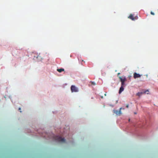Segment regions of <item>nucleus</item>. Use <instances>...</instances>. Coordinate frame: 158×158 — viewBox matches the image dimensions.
<instances>
[{"instance_id":"9","label":"nucleus","mask_w":158,"mask_h":158,"mask_svg":"<svg viewBox=\"0 0 158 158\" xmlns=\"http://www.w3.org/2000/svg\"><path fill=\"white\" fill-rule=\"evenodd\" d=\"M143 94V92H138L137 93L136 95L139 96H140Z\"/></svg>"},{"instance_id":"11","label":"nucleus","mask_w":158,"mask_h":158,"mask_svg":"<svg viewBox=\"0 0 158 158\" xmlns=\"http://www.w3.org/2000/svg\"><path fill=\"white\" fill-rule=\"evenodd\" d=\"M124 84H125V82H121V86H123L124 87Z\"/></svg>"},{"instance_id":"20","label":"nucleus","mask_w":158,"mask_h":158,"mask_svg":"<svg viewBox=\"0 0 158 158\" xmlns=\"http://www.w3.org/2000/svg\"><path fill=\"white\" fill-rule=\"evenodd\" d=\"M130 119H129V121H130Z\"/></svg>"},{"instance_id":"10","label":"nucleus","mask_w":158,"mask_h":158,"mask_svg":"<svg viewBox=\"0 0 158 158\" xmlns=\"http://www.w3.org/2000/svg\"><path fill=\"white\" fill-rule=\"evenodd\" d=\"M143 92V94H148L149 91L148 90H145V91H144V92Z\"/></svg>"},{"instance_id":"13","label":"nucleus","mask_w":158,"mask_h":158,"mask_svg":"<svg viewBox=\"0 0 158 158\" xmlns=\"http://www.w3.org/2000/svg\"><path fill=\"white\" fill-rule=\"evenodd\" d=\"M151 14L153 15H155L154 13L152 12H151Z\"/></svg>"},{"instance_id":"8","label":"nucleus","mask_w":158,"mask_h":158,"mask_svg":"<svg viewBox=\"0 0 158 158\" xmlns=\"http://www.w3.org/2000/svg\"><path fill=\"white\" fill-rule=\"evenodd\" d=\"M57 71L59 73H61L62 71H64V69H63L61 68L60 69H58L57 70Z\"/></svg>"},{"instance_id":"17","label":"nucleus","mask_w":158,"mask_h":158,"mask_svg":"<svg viewBox=\"0 0 158 158\" xmlns=\"http://www.w3.org/2000/svg\"><path fill=\"white\" fill-rule=\"evenodd\" d=\"M134 114H137V113H136V112H135V113H134Z\"/></svg>"},{"instance_id":"4","label":"nucleus","mask_w":158,"mask_h":158,"mask_svg":"<svg viewBox=\"0 0 158 158\" xmlns=\"http://www.w3.org/2000/svg\"><path fill=\"white\" fill-rule=\"evenodd\" d=\"M128 18L131 19L132 20H135L137 19H138L137 16H136L135 17H134L133 15L132 14H131L128 17Z\"/></svg>"},{"instance_id":"1","label":"nucleus","mask_w":158,"mask_h":158,"mask_svg":"<svg viewBox=\"0 0 158 158\" xmlns=\"http://www.w3.org/2000/svg\"><path fill=\"white\" fill-rule=\"evenodd\" d=\"M54 139L56 141L61 143H64L65 139L64 138H62L59 136H54Z\"/></svg>"},{"instance_id":"3","label":"nucleus","mask_w":158,"mask_h":158,"mask_svg":"<svg viewBox=\"0 0 158 158\" xmlns=\"http://www.w3.org/2000/svg\"><path fill=\"white\" fill-rule=\"evenodd\" d=\"M122 109V108H120L119 110H113V112L117 115H120L121 114V110Z\"/></svg>"},{"instance_id":"5","label":"nucleus","mask_w":158,"mask_h":158,"mask_svg":"<svg viewBox=\"0 0 158 158\" xmlns=\"http://www.w3.org/2000/svg\"><path fill=\"white\" fill-rule=\"evenodd\" d=\"M141 75L139 74H138L136 73H135L133 74V77L135 79L137 78L140 77Z\"/></svg>"},{"instance_id":"18","label":"nucleus","mask_w":158,"mask_h":158,"mask_svg":"<svg viewBox=\"0 0 158 158\" xmlns=\"http://www.w3.org/2000/svg\"><path fill=\"white\" fill-rule=\"evenodd\" d=\"M120 74V73H118V75H119V74Z\"/></svg>"},{"instance_id":"16","label":"nucleus","mask_w":158,"mask_h":158,"mask_svg":"<svg viewBox=\"0 0 158 158\" xmlns=\"http://www.w3.org/2000/svg\"><path fill=\"white\" fill-rule=\"evenodd\" d=\"M101 98H103V96H102L101 97Z\"/></svg>"},{"instance_id":"7","label":"nucleus","mask_w":158,"mask_h":158,"mask_svg":"<svg viewBox=\"0 0 158 158\" xmlns=\"http://www.w3.org/2000/svg\"><path fill=\"white\" fill-rule=\"evenodd\" d=\"M124 89V88H123V86H121L119 89V94H120L123 91Z\"/></svg>"},{"instance_id":"6","label":"nucleus","mask_w":158,"mask_h":158,"mask_svg":"<svg viewBox=\"0 0 158 158\" xmlns=\"http://www.w3.org/2000/svg\"><path fill=\"white\" fill-rule=\"evenodd\" d=\"M119 78L121 82H125L126 81V79L125 77L122 78L121 77H119Z\"/></svg>"},{"instance_id":"12","label":"nucleus","mask_w":158,"mask_h":158,"mask_svg":"<svg viewBox=\"0 0 158 158\" xmlns=\"http://www.w3.org/2000/svg\"><path fill=\"white\" fill-rule=\"evenodd\" d=\"M91 84L92 85H96V83L94 82L91 81Z\"/></svg>"},{"instance_id":"14","label":"nucleus","mask_w":158,"mask_h":158,"mask_svg":"<svg viewBox=\"0 0 158 158\" xmlns=\"http://www.w3.org/2000/svg\"><path fill=\"white\" fill-rule=\"evenodd\" d=\"M126 107L127 108H128V107H129V105H128V104L127 105V106H126Z\"/></svg>"},{"instance_id":"2","label":"nucleus","mask_w":158,"mask_h":158,"mask_svg":"<svg viewBox=\"0 0 158 158\" xmlns=\"http://www.w3.org/2000/svg\"><path fill=\"white\" fill-rule=\"evenodd\" d=\"M71 90L72 92H77L78 91V88L74 85H72L71 86Z\"/></svg>"},{"instance_id":"19","label":"nucleus","mask_w":158,"mask_h":158,"mask_svg":"<svg viewBox=\"0 0 158 158\" xmlns=\"http://www.w3.org/2000/svg\"><path fill=\"white\" fill-rule=\"evenodd\" d=\"M105 96H106V94H105Z\"/></svg>"},{"instance_id":"15","label":"nucleus","mask_w":158,"mask_h":158,"mask_svg":"<svg viewBox=\"0 0 158 158\" xmlns=\"http://www.w3.org/2000/svg\"><path fill=\"white\" fill-rule=\"evenodd\" d=\"M19 110H21V108H19Z\"/></svg>"}]
</instances>
